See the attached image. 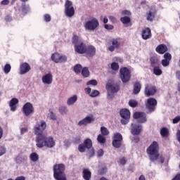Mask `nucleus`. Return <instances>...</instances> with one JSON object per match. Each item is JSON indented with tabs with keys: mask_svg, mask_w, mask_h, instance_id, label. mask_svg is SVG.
<instances>
[{
	"mask_svg": "<svg viewBox=\"0 0 180 180\" xmlns=\"http://www.w3.org/2000/svg\"><path fill=\"white\" fill-rule=\"evenodd\" d=\"M35 141L36 146L38 148H43V147L53 148V147L56 146V141H54V138L51 136H46L45 135L36 136Z\"/></svg>",
	"mask_w": 180,
	"mask_h": 180,
	"instance_id": "nucleus-1",
	"label": "nucleus"
},
{
	"mask_svg": "<svg viewBox=\"0 0 180 180\" xmlns=\"http://www.w3.org/2000/svg\"><path fill=\"white\" fill-rule=\"evenodd\" d=\"M146 153L152 162H155L160 158V145L158 142L153 141L146 149Z\"/></svg>",
	"mask_w": 180,
	"mask_h": 180,
	"instance_id": "nucleus-2",
	"label": "nucleus"
},
{
	"mask_svg": "<svg viewBox=\"0 0 180 180\" xmlns=\"http://www.w3.org/2000/svg\"><path fill=\"white\" fill-rule=\"evenodd\" d=\"M65 166L64 164H56L53 165V177L56 180H67L65 174Z\"/></svg>",
	"mask_w": 180,
	"mask_h": 180,
	"instance_id": "nucleus-3",
	"label": "nucleus"
},
{
	"mask_svg": "<svg viewBox=\"0 0 180 180\" xmlns=\"http://www.w3.org/2000/svg\"><path fill=\"white\" fill-rule=\"evenodd\" d=\"M105 89L108 91V99H113L115 98V95L113 94H117L119 91H120V85L117 83H107L105 85Z\"/></svg>",
	"mask_w": 180,
	"mask_h": 180,
	"instance_id": "nucleus-4",
	"label": "nucleus"
},
{
	"mask_svg": "<svg viewBox=\"0 0 180 180\" xmlns=\"http://www.w3.org/2000/svg\"><path fill=\"white\" fill-rule=\"evenodd\" d=\"M120 77L123 84H127L131 79V71L126 68H121L120 70Z\"/></svg>",
	"mask_w": 180,
	"mask_h": 180,
	"instance_id": "nucleus-5",
	"label": "nucleus"
},
{
	"mask_svg": "<svg viewBox=\"0 0 180 180\" xmlns=\"http://www.w3.org/2000/svg\"><path fill=\"white\" fill-rule=\"evenodd\" d=\"M157 105H158L157 99L155 98H148L146 103H145L146 109L148 110L146 113H153V112H155V109H157Z\"/></svg>",
	"mask_w": 180,
	"mask_h": 180,
	"instance_id": "nucleus-6",
	"label": "nucleus"
},
{
	"mask_svg": "<svg viewBox=\"0 0 180 180\" xmlns=\"http://www.w3.org/2000/svg\"><path fill=\"white\" fill-rule=\"evenodd\" d=\"M122 15L124 17H122L120 18V22L123 25H126L127 27H129V26H131V18H130V16H131V11L128 10H124L122 11Z\"/></svg>",
	"mask_w": 180,
	"mask_h": 180,
	"instance_id": "nucleus-7",
	"label": "nucleus"
},
{
	"mask_svg": "<svg viewBox=\"0 0 180 180\" xmlns=\"http://www.w3.org/2000/svg\"><path fill=\"white\" fill-rule=\"evenodd\" d=\"M99 27V21L96 18H91V20L86 22L84 25V28L86 30H89L90 32H94Z\"/></svg>",
	"mask_w": 180,
	"mask_h": 180,
	"instance_id": "nucleus-8",
	"label": "nucleus"
},
{
	"mask_svg": "<svg viewBox=\"0 0 180 180\" xmlns=\"http://www.w3.org/2000/svg\"><path fill=\"white\" fill-rule=\"evenodd\" d=\"M65 13L68 18H72L75 15V9L72 6V1L66 0L65 3Z\"/></svg>",
	"mask_w": 180,
	"mask_h": 180,
	"instance_id": "nucleus-9",
	"label": "nucleus"
},
{
	"mask_svg": "<svg viewBox=\"0 0 180 180\" xmlns=\"http://www.w3.org/2000/svg\"><path fill=\"white\" fill-rule=\"evenodd\" d=\"M47 127V124L45 121L41 120L40 122V124H37L34 127V133L37 137H39V136H44L43 134V131L46 130V128Z\"/></svg>",
	"mask_w": 180,
	"mask_h": 180,
	"instance_id": "nucleus-10",
	"label": "nucleus"
},
{
	"mask_svg": "<svg viewBox=\"0 0 180 180\" xmlns=\"http://www.w3.org/2000/svg\"><path fill=\"white\" fill-rule=\"evenodd\" d=\"M120 115L122 120H121L122 124H127L130 120V110L122 108L120 110Z\"/></svg>",
	"mask_w": 180,
	"mask_h": 180,
	"instance_id": "nucleus-11",
	"label": "nucleus"
},
{
	"mask_svg": "<svg viewBox=\"0 0 180 180\" xmlns=\"http://www.w3.org/2000/svg\"><path fill=\"white\" fill-rule=\"evenodd\" d=\"M91 150L92 148V140L91 139H86L84 141V143L79 144L78 150L79 153H85L86 150Z\"/></svg>",
	"mask_w": 180,
	"mask_h": 180,
	"instance_id": "nucleus-12",
	"label": "nucleus"
},
{
	"mask_svg": "<svg viewBox=\"0 0 180 180\" xmlns=\"http://www.w3.org/2000/svg\"><path fill=\"white\" fill-rule=\"evenodd\" d=\"M51 58L53 63L56 64L61 63H67L68 58L65 55H60L58 53H54L51 55Z\"/></svg>",
	"mask_w": 180,
	"mask_h": 180,
	"instance_id": "nucleus-13",
	"label": "nucleus"
},
{
	"mask_svg": "<svg viewBox=\"0 0 180 180\" xmlns=\"http://www.w3.org/2000/svg\"><path fill=\"white\" fill-rule=\"evenodd\" d=\"M122 141H123V136L120 133H115L112 142L113 147L115 148H120L122 147Z\"/></svg>",
	"mask_w": 180,
	"mask_h": 180,
	"instance_id": "nucleus-14",
	"label": "nucleus"
},
{
	"mask_svg": "<svg viewBox=\"0 0 180 180\" xmlns=\"http://www.w3.org/2000/svg\"><path fill=\"white\" fill-rule=\"evenodd\" d=\"M144 94L146 96H154L157 94V87L155 86L148 84L145 86Z\"/></svg>",
	"mask_w": 180,
	"mask_h": 180,
	"instance_id": "nucleus-15",
	"label": "nucleus"
},
{
	"mask_svg": "<svg viewBox=\"0 0 180 180\" xmlns=\"http://www.w3.org/2000/svg\"><path fill=\"white\" fill-rule=\"evenodd\" d=\"M108 44L110 45L108 47V51L113 52L116 49L120 48V41H119V39L114 38L111 39L108 41Z\"/></svg>",
	"mask_w": 180,
	"mask_h": 180,
	"instance_id": "nucleus-16",
	"label": "nucleus"
},
{
	"mask_svg": "<svg viewBox=\"0 0 180 180\" xmlns=\"http://www.w3.org/2000/svg\"><path fill=\"white\" fill-rule=\"evenodd\" d=\"M22 112L25 116H30L32 113L34 112V108L33 107V104L30 102L26 103L22 106Z\"/></svg>",
	"mask_w": 180,
	"mask_h": 180,
	"instance_id": "nucleus-17",
	"label": "nucleus"
},
{
	"mask_svg": "<svg viewBox=\"0 0 180 180\" xmlns=\"http://www.w3.org/2000/svg\"><path fill=\"white\" fill-rule=\"evenodd\" d=\"M134 119H138L139 123H146L147 122V114L143 112H136L134 113Z\"/></svg>",
	"mask_w": 180,
	"mask_h": 180,
	"instance_id": "nucleus-18",
	"label": "nucleus"
},
{
	"mask_svg": "<svg viewBox=\"0 0 180 180\" xmlns=\"http://www.w3.org/2000/svg\"><path fill=\"white\" fill-rule=\"evenodd\" d=\"M75 51L78 54H85L86 53V45L84 42H79V44L75 46Z\"/></svg>",
	"mask_w": 180,
	"mask_h": 180,
	"instance_id": "nucleus-19",
	"label": "nucleus"
},
{
	"mask_svg": "<svg viewBox=\"0 0 180 180\" xmlns=\"http://www.w3.org/2000/svg\"><path fill=\"white\" fill-rule=\"evenodd\" d=\"M92 122H95V117H94V115L87 116L78 122V126H86L87 124L92 123Z\"/></svg>",
	"mask_w": 180,
	"mask_h": 180,
	"instance_id": "nucleus-20",
	"label": "nucleus"
},
{
	"mask_svg": "<svg viewBox=\"0 0 180 180\" xmlns=\"http://www.w3.org/2000/svg\"><path fill=\"white\" fill-rule=\"evenodd\" d=\"M32 70L30 65L27 63H23L20 65V75H25V74H27L29 71Z\"/></svg>",
	"mask_w": 180,
	"mask_h": 180,
	"instance_id": "nucleus-21",
	"label": "nucleus"
},
{
	"mask_svg": "<svg viewBox=\"0 0 180 180\" xmlns=\"http://www.w3.org/2000/svg\"><path fill=\"white\" fill-rule=\"evenodd\" d=\"M150 67H152V68H154L155 67H158V66L161 65L160 64V59L158 58L157 55H153V56H150Z\"/></svg>",
	"mask_w": 180,
	"mask_h": 180,
	"instance_id": "nucleus-22",
	"label": "nucleus"
},
{
	"mask_svg": "<svg viewBox=\"0 0 180 180\" xmlns=\"http://www.w3.org/2000/svg\"><path fill=\"white\" fill-rule=\"evenodd\" d=\"M153 34H151V29L149 27H146L142 31V39L143 40H148V39H151Z\"/></svg>",
	"mask_w": 180,
	"mask_h": 180,
	"instance_id": "nucleus-23",
	"label": "nucleus"
},
{
	"mask_svg": "<svg viewBox=\"0 0 180 180\" xmlns=\"http://www.w3.org/2000/svg\"><path fill=\"white\" fill-rule=\"evenodd\" d=\"M43 84H46V85H50L53 84V75L51 73L46 74L42 77Z\"/></svg>",
	"mask_w": 180,
	"mask_h": 180,
	"instance_id": "nucleus-24",
	"label": "nucleus"
},
{
	"mask_svg": "<svg viewBox=\"0 0 180 180\" xmlns=\"http://www.w3.org/2000/svg\"><path fill=\"white\" fill-rule=\"evenodd\" d=\"M155 51L158 54H165L168 51V47L165 44H161L155 48Z\"/></svg>",
	"mask_w": 180,
	"mask_h": 180,
	"instance_id": "nucleus-25",
	"label": "nucleus"
},
{
	"mask_svg": "<svg viewBox=\"0 0 180 180\" xmlns=\"http://www.w3.org/2000/svg\"><path fill=\"white\" fill-rule=\"evenodd\" d=\"M141 91V82L136 81L134 83L133 94L134 95H139Z\"/></svg>",
	"mask_w": 180,
	"mask_h": 180,
	"instance_id": "nucleus-26",
	"label": "nucleus"
},
{
	"mask_svg": "<svg viewBox=\"0 0 180 180\" xmlns=\"http://www.w3.org/2000/svg\"><path fill=\"white\" fill-rule=\"evenodd\" d=\"M142 127L141 125H135L132 127L131 133L133 134V136H139L140 133H141Z\"/></svg>",
	"mask_w": 180,
	"mask_h": 180,
	"instance_id": "nucleus-27",
	"label": "nucleus"
},
{
	"mask_svg": "<svg viewBox=\"0 0 180 180\" xmlns=\"http://www.w3.org/2000/svg\"><path fill=\"white\" fill-rule=\"evenodd\" d=\"M19 103V100L16 98H13L9 103V106L11 108V110L12 112H15L16 110V105Z\"/></svg>",
	"mask_w": 180,
	"mask_h": 180,
	"instance_id": "nucleus-28",
	"label": "nucleus"
},
{
	"mask_svg": "<svg viewBox=\"0 0 180 180\" xmlns=\"http://www.w3.org/2000/svg\"><path fill=\"white\" fill-rule=\"evenodd\" d=\"M85 53H86V56H88L89 57H94V56H95V54L96 53V49H95L92 46H89L86 47V51Z\"/></svg>",
	"mask_w": 180,
	"mask_h": 180,
	"instance_id": "nucleus-29",
	"label": "nucleus"
},
{
	"mask_svg": "<svg viewBox=\"0 0 180 180\" xmlns=\"http://www.w3.org/2000/svg\"><path fill=\"white\" fill-rule=\"evenodd\" d=\"M83 179L84 180H91V178L92 176V173L91 171H89L88 169H84L83 170Z\"/></svg>",
	"mask_w": 180,
	"mask_h": 180,
	"instance_id": "nucleus-30",
	"label": "nucleus"
},
{
	"mask_svg": "<svg viewBox=\"0 0 180 180\" xmlns=\"http://www.w3.org/2000/svg\"><path fill=\"white\" fill-rule=\"evenodd\" d=\"M81 74L84 78H88L91 75V72H89L88 67H84L82 69Z\"/></svg>",
	"mask_w": 180,
	"mask_h": 180,
	"instance_id": "nucleus-31",
	"label": "nucleus"
},
{
	"mask_svg": "<svg viewBox=\"0 0 180 180\" xmlns=\"http://www.w3.org/2000/svg\"><path fill=\"white\" fill-rule=\"evenodd\" d=\"M77 101H78V97L77 96V95H74L73 96L70 97L68 99L67 105H68L69 106H71V105H74V103H75Z\"/></svg>",
	"mask_w": 180,
	"mask_h": 180,
	"instance_id": "nucleus-32",
	"label": "nucleus"
},
{
	"mask_svg": "<svg viewBox=\"0 0 180 180\" xmlns=\"http://www.w3.org/2000/svg\"><path fill=\"white\" fill-rule=\"evenodd\" d=\"M160 135L162 137H168L169 136V131L167 127H162L160 129Z\"/></svg>",
	"mask_w": 180,
	"mask_h": 180,
	"instance_id": "nucleus-33",
	"label": "nucleus"
},
{
	"mask_svg": "<svg viewBox=\"0 0 180 180\" xmlns=\"http://www.w3.org/2000/svg\"><path fill=\"white\" fill-rule=\"evenodd\" d=\"M155 18V13L153 11H149V13H146V20L149 22H153Z\"/></svg>",
	"mask_w": 180,
	"mask_h": 180,
	"instance_id": "nucleus-34",
	"label": "nucleus"
},
{
	"mask_svg": "<svg viewBox=\"0 0 180 180\" xmlns=\"http://www.w3.org/2000/svg\"><path fill=\"white\" fill-rule=\"evenodd\" d=\"M30 158L33 162H37V161H39V155L37 153H32L30 155Z\"/></svg>",
	"mask_w": 180,
	"mask_h": 180,
	"instance_id": "nucleus-35",
	"label": "nucleus"
},
{
	"mask_svg": "<svg viewBox=\"0 0 180 180\" xmlns=\"http://www.w3.org/2000/svg\"><path fill=\"white\" fill-rule=\"evenodd\" d=\"M160 67V65L153 68V74H155V75H161L162 74V70Z\"/></svg>",
	"mask_w": 180,
	"mask_h": 180,
	"instance_id": "nucleus-36",
	"label": "nucleus"
},
{
	"mask_svg": "<svg viewBox=\"0 0 180 180\" xmlns=\"http://www.w3.org/2000/svg\"><path fill=\"white\" fill-rule=\"evenodd\" d=\"M97 141L101 144H105V143H106V138H105L103 135L99 134L97 136Z\"/></svg>",
	"mask_w": 180,
	"mask_h": 180,
	"instance_id": "nucleus-37",
	"label": "nucleus"
},
{
	"mask_svg": "<svg viewBox=\"0 0 180 180\" xmlns=\"http://www.w3.org/2000/svg\"><path fill=\"white\" fill-rule=\"evenodd\" d=\"M74 71H75V74H81V72L82 71V65H81L79 64H77L74 67Z\"/></svg>",
	"mask_w": 180,
	"mask_h": 180,
	"instance_id": "nucleus-38",
	"label": "nucleus"
},
{
	"mask_svg": "<svg viewBox=\"0 0 180 180\" xmlns=\"http://www.w3.org/2000/svg\"><path fill=\"white\" fill-rule=\"evenodd\" d=\"M128 103L131 108H137L139 106V102L136 100L131 99Z\"/></svg>",
	"mask_w": 180,
	"mask_h": 180,
	"instance_id": "nucleus-39",
	"label": "nucleus"
},
{
	"mask_svg": "<svg viewBox=\"0 0 180 180\" xmlns=\"http://www.w3.org/2000/svg\"><path fill=\"white\" fill-rule=\"evenodd\" d=\"M72 43L75 46H77V44H79V37H78L77 35H74L72 37Z\"/></svg>",
	"mask_w": 180,
	"mask_h": 180,
	"instance_id": "nucleus-40",
	"label": "nucleus"
},
{
	"mask_svg": "<svg viewBox=\"0 0 180 180\" xmlns=\"http://www.w3.org/2000/svg\"><path fill=\"white\" fill-rule=\"evenodd\" d=\"M101 131L102 136H108L109 135V130L108 129V128H106L105 127H101Z\"/></svg>",
	"mask_w": 180,
	"mask_h": 180,
	"instance_id": "nucleus-41",
	"label": "nucleus"
},
{
	"mask_svg": "<svg viewBox=\"0 0 180 180\" xmlns=\"http://www.w3.org/2000/svg\"><path fill=\"white\" fill-rule=\"evenodd\" d=\"M12 67L9 64H6L4 68V71L5 74H9L11 72Z\"/></svg>",
	"mask_w": 180,
	"mask_h": 180,
	"instance_id": "nucleus-42",
	"label": "nucleus"
},
{
	"mask_svg": "<svg viewBox=\"0 0 180 180\" xmlns=\"http://www.w3.org/2000/svg\"><path fill=\"white\" fill-rule=\"evenodd\" d=\"M111 69L112 71H117L119 70V63L113 62L111 63Z\"/></svg>",
	"mask_w": 180,
	"mask_h": 180,
	"instance_id": "nucleus-43",
	"label": "nucleus"
},
{
	"mask_svg": "<svg viewBox=\"0 0 180 180\" xmlns=\"http://www.w3.org/2000/svg\"><path fill=\"white\" fill-rule=\"evenodd\" d=\"M86 85H93L94 86H96V85H98V81L96 79H91L86 82Z\"/></svg>",
	"mask_w": 180,
	"mask_h": 180,
	"instance_id": "nucleus-44",
	"label": "nucleus"
},
{
	"mask_svg": "<svg viewBox=\"0 0 180 180\" xmlns=\"http://www.w3.org/2000/svg\"><path fill=\"white\" fill-rule=\"evenodd\" d=\"M164 58L167 61H171L172 59V56H171V53H165L164 55Z\"/></svg>",
	"mask_w": 180,
	"mask_h": 180,
	"instance_id": "nucleus-45",
	"label": "nucleus"
},
{
	"mask_svg": "<svg viewBox=\"0 0 180 180\" xmlns=\"http://www.w3.org/2000/svg\"><path fill=\"white\" fill-rule=\"evenodd\" d=\"M59 112L62 115H65L67 113V107L65 106H61L59 108Z\"/></svg>",
	"mask_w": 180,
	"mask_h": 180,
	"instance_id": "nucleus-46",
	"label": "nucleus"
},
{
	"mask_svg": "<svg viewBox=\"0 0 180 180\" xmlns=\"http://www.w3.org/2000/svg\"><path fill=\"white\" fill-rule=\"evenodd\" d=\"M99 95V91L98 90H94L91 94H90V96L91 98H95L96 96H98Z\"/></svg>",
	"mask_w": 180,
	"mask_h": 180,
	"instance_id": "nucleus-47",
	"label": "nucleus"
},
{
	"mask_svg": "<svg viewBox=\"0 0 180 180\" xmlns=\"http://www.w3.org/2000/svg\"><path fill=\"white\" fill-rule=\"evenodd\" d=\"M44 19L45 20V22H51V16L50 15V14H45L44 15Z\"/></svg>",
	"mask_w": 180,
	"mask_h": 180,
	"instance_id": "nucleus-48",
	"label": "nucleus"
},
{
	"mask_svg": "<svg viewBox=\"0 0 180 180\" xmlns=\"http://www.w3.org/2000/svg\"><path fill=\"white\" fill-rule=\"evenodd\" d=\"M161 63L163 67H168V65H169V60L163 59V60H162Z\"/></svg>",
	"mask_w": 180,
	"mask_h": 180,
	"instance_id": "nucleus-49",
	"label": "nucleus"
},
{
	"mask_svg": "<svg viewBox=\"0 0 180 180\" xmlns=\"http://www.w3.org/2000/svg\"><path fill=\"white\" fill-rule=\"evenodd\" d=\"M73 143L75 144H79L81 143V136H77L73 139Z\"/></svg>",
	"mask_w": 180,
	"mask_h": 180,
	"instance_id": "nucleus-50",
	"label": "nucleus"
},
{
	"mask_svg": "<svg viewBox=\"0 0 180 180\" xmlns=\"http://www.w3.org/2000/svg\"><path fill=\"white\" fill-rule=\"evenodd\" d=\"M104 27L106 29V30H113L115 27H113L112 25L105 24L104 25Z\"/></svg>",
	"mask_w": 180,
	"mask_h": 180,
	"instance_id": "nucleus-51",
	"label": "nucleus"
},
{
	"mask_svg": "<svg viewBox=\"0 0 180 180\" xmlns=\"http://www.w3.org/2000/svg\"><path fill=\"white\" fill-rule=\"evenodd\" d=\"M6 153V149H5L3 146H0V157H2L4 154Z\"/></svg>",
	"mask_w": 180,
	"mask_h": 180,
	"instance_id": "nucleus-52",
	"label": "nucleus"
},
{
	"mask_svg": "<svg viewBox=\"0 0 180 180\" xmlns=\"http://www.w3.org/2000/svg\"><path fill=\"white\" fill-rule=\"evenodd\" d=\"M126 158H122L119 161V164H120V165H126Z\"/></svg>",
	"mask_w": 180,
	"mask_h": 180,
	"instance_id": "nucleus-53",
	"label": "nucleus"
},
{
	"mask_svg": "<svg viewBox=\"0 0 180 180\" xmlns=\"http://www.w3.org/2000/svg\"><path fill=\"white\" fill-rule=\"evenodd\" d=\"M50 119H51V120H57V116L54 112H53V111L50 112Z\"/></svg>",
	"mask_w": 180,
	"mask_h": 180,
	"instance_id": "nucleus-54",
	"label": "nucleus"
},
{
	"mask_svg": "<svg viewBox=\"0 0 180 180\" xmlns=\"http://www.w3.org/2000/svg\"><path fill=\"white\" fill-rule=\"evenodd\" d=\"M180 122V116L178 115L175 118L173 119V124H176V123H179Z\"/></svg>",
	"mask_w": 180,
	"mask_h": 180,
	"instance_id": "nucleus-55",
	"label": "nucleus"
},
{
	"mask_svg": "<svg viewBox=\"0 0 180 180\" xmlns=\"http://www.w3.org/2000/svg\"><path fill=\"white\" fill-rule=\"evenodd\" d=\"M21 11L22 13H27V11H28L27 6H26V5H22Z\"/></svg>",
	"mask_w": 180,
	"mask_h": 180,
	"instance_id": "nucleus-56",
	"label": "nucleus"
},
{
	"mask_svg": "<svg viewBox=\"0 0 180 180\" xmlns=\"http://www.w3.org/2000/svg\"><path fill=\"white\" fill-rule=\"evenodd\" d=\"M89 157H94V155H95V150L94 149V148H92L89 152Z\"/></svg>",
	"mask_w": 180,
	"mask_h": 180,
	"instance_id": "nucleus-57",
	"label": "nucleus"
},
{
	"mask_svg": "<svg viewBox=\"0 0 180 180\" xmlns=\"http://www.w3.org/2000/svg\"><path fill=\"white\" fill-rule=\"evenodd\" d=\"M109 20H110V22H112V23H116V18L115 16H109Z\"/></svg>",
	"mask_w": 180,
	"mask_h": 180,
	"instance_id": "nucleus-58",
	"label": "nucleus"
},
{
	"mask_svg": "<svg viewBox=\"0 0 180 180\" xmlns=\"http://www.w3.org/2000/svg\"><path fill=\"white\" fill-rule=\"evenodd\" d=\"M27 131L28 129L26 127L20 129V134H25V133H27Z\"/></svg>",
	"mask_w": 180,
	"mask_h": 180,
	"instance_id": "nucleus-59",
	"label": "nucleus"
},
{
	"mask_svg": "<svg viewBox=\"0 0 180 180\" xmlns=\"http://www.w3.org/2000/svg\"><path fill=\"white\" fill-rule=\"evenodd\" d=\"M103 154H104L103 149H100L97 153L98 157H103Z\"/></svg>",
	"mask_w": 180,
	"mask_h": 180,
	"instance_id": "nucleus-60",
	"label": "nucleus"
},
{
	"mask_svg": "<svg viewBox=\"0 0 180 180\" xmlns=\"http://www.w3.org/2000/svg\"><path fill=\"white\" fill-rule=\"evenodd\" d=\"M158 159L160 161L161 164H164V162H165V158H164V156L162 155H159Z\"/></svg>",
	"mask_w": 180,
	"mask_h": 180,
	"instance_id": "nucleus-61",
	"label": "nucleus"
},
{
	"mask_svg": "<svg viewBox=\"0 0 180 180\" xmlns=\"http://www.w3.org/2000/svg\"><path fill=\"white\" fill-rule=\"evenodd\" d=\"M5 20H6V22H11L12 21V17H11L10 15H6L5 17Z\"/></svg>",
	"mask_w": 180,
	"mask_h": 180,
	"instance_id": "nucleus-62",
	"label": "nucleus"
},
{
	"mask_svg": "<svg viewBox=\"0 0 180 180\" xmlns=\"http://www.w3.org/2000/svg\"><path fill=\"white\" fill-rule=\"evenodd\" d=\"M1 4V5H9V0H3Z\"/></svg>",
	"mask_w": 180,
	"mask_h": 180,
	"instance_id": "nucleus-63",
	"label": "nucleus"
},
{
	"mask_svg": "<svg viewBox=\"0 0 180 180\" xmlns=\"http://www.w3.org/2000/svg\"><path fill=\"white\" fill-rule=\"evenodd\" d=\"M176 77L177 78V79H179V81H180V71L179 70L176 72Z\"/></svg>",
	"mask_w": 180,
	"mask_h": 180,
	"instance_id": "nucleus-64",
	"label": "nucleus"
}]
</instances>
